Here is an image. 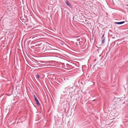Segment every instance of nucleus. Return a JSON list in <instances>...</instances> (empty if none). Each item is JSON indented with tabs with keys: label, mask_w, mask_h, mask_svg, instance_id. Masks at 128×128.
<instances>
[{
	"label": "nucleus",
	"mask_w": 128,
	"mask_h": 128,
	"mask_svg": "<svg viewBox=\"0 0 128 128\" xmlns=\"http://www.w3.org/2000/svg\"><path fill=\"white\" fill-rule=\"evenodd\" d=\"M46 43L48 44H49L51 46H48L46 48V50H45V52L48 53H54L55 52V51L56 49L54 48V47L53 46L51 45L48 42H46Z\"/></svg>",
	"instance_id": "nucleus-1"
},
{
	"label": "nucleus",
	"mask_w": 128,
	"mask_h": 128,
	"mask_svg": "<svg viewBox=\"0 0 128 128\" xmlns=\"http://www.w3.org/2000/svg\"><path fill=\"white\" fill-rule=\"evenodd\" d=\"M73 42L78 46L81 45L82 39L80 36L74 38L73 39Z\"/></svg>",
	"instance_id": "nucleus-2"
},
{
	"label": "nucleus",
	"mask_w": 128,
	"mask_h": 128,
	"mask_svg": "<svg viewBox=\"0 0 128 128\" xmlns=\"http://www.w3.org/2000/svg\"><path fill=\"white\" fill-rule=\"evenodd\" d=\"M104 65V62H102L99 64L98 63H96L94 66V67L97 68L102 66Z\"/></svg>",
	"instance_id": "nucleus-3"
},
{
	"label": "nucleus",
	"mask_w": 128,
	"mask_h": 128,
	"mask_svg": "<svg viewBox=\"0 0 128 128\" xmlns=\"http://www.w3.org/2000/svg\"><path fill=\"white\" fill-rule=\"evenodd\" d=\"M34 97L36 103V104L37 106H39L40 105V104L38 100L37 97L35 95H34Z\"/></svg>",
	"instance_id": "nucleus-4"
},
{
	"label": "nucleus",
	"mask_w": 128,
	"mask_h": 128,
	"mask_svg": "<svg viewBox=\"0 0 128 128\" xmlns=\"http://www.w3.org/2000/svg\"><path fill=\"white\" fill-rule=\"evenodd\" d=\"M124 21H123L120 22H114V24H124Z\"/></svg>",
	"instance_id": "nucleus-5"
},
{
	"label": "nucleus",
	"mask_w": 128,
	"mask_h": 128,
	"mask_svg": "<svg viewBox=\"0 0 128 128\" xmlns=\"http://www.w3.org/2000/svg\"><path fill=\"white\" fill-rule=\"evenodd\" d=\"M65 3L66 4H67V6H68L70 7H71V5L69 3V2H68V0H66L65 2Z\"/></svg>",
	"instance_id": "nucleus-6"
},
{
	"label": "nucleus",
	"mask_w": 128,
	"mask_h": 128,
	"mask_svg": "<svg viewBox=\"0 0 128 128\" xmlns=\"http://www.w3.org/2000/svg\"><path fill=\"white\" fill-rule=\"evenodd\" d=\"M102 44H103L104 43V40H105V38H102Z\"/></svg>",
	"instance_id": "nucleus-7"
},
{
	"label": "nucleus",
	"mask_w": 128,
	"mask_h": 128,
	"mask_svg": "<svg viewBox=\"0 0 128 128\" xmlns=\"http://www.w3.org/2000/svg\"><path fill=\"white\" fill-rule=\"evenodd\" d=\"M40 77V76H39L38 74H37L36 75V78H39Z\"/></svg>",
	"instance_id": "nucleus-8"
},
{
	"label": "nucleus",
	"mask_w": 128,
	"mask_h": 128,
	"mask_svg": "<svg viewBox=\"0 0 128 128\" xmlns=\"http://www.w3.org/2000/svg\"><path fill=\"white\" fill-rule=\"evenodd\" d=\"M104 34L102 36V38H104Z\"/></svg>",
	"instance_id": "nucleus-9"
}]
</instances>
